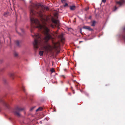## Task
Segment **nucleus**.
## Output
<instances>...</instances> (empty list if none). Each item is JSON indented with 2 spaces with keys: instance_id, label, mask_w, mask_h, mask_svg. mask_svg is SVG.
Returning a JSON list of instances; mask_svg holds the SVG:
<instances>
[{
  "instance_id": "f03ea898",
  "label": "nucleus",
  "mask_w": 125,
  "mask_h": 125,
  "mask_svg": "<svg viewBox=\"0 0 125 125\" xmlns=\"http://www.w3.org/2000/svg\"><path fill=\"white\" fill-rule=\"evenodd\" d=\"M32 36L34 38L33 43L34 48L37 49L38 48L39 46L41 45L43 38L42 35L39 33L35 34L34 35H32Z\"/></svg>"
},
{
  "instance_id": "39448f33",
  "label": "nucleus",
  "mask_w": 125,
  "mask_h": 125,
  "mask_svg": "<svg viewBox=\"0 0 125 125\" xmlns=\"http://www.w3.org/2000/svg\"><path fill=\"white\" fill-rule=\"evenodd\" d=\"M44 48L47 52H51L52 51V46L49 44L48 45L46 46H44Z\"/></svg>"
},
{
  "instance_id": "0eeeda50",
  "label": "nucleus",
  "mask_w": 125,
  "mask_h": 125,
  "mask_svg": "<svg viewBox=\"0 0 125 125\" xmlns=\"http://www.w3.org/2000/svg\"><path fill=\"white\" fill-rule=\"evenodd\" d=\"M125 1L124 0H119V1L116 2L117 4L119 5L120 6Z\"/></svg>"
},
{
  "instance_id": "dca6fc26",
  "label": "nucleus",
  "mask_w": 125,
  "mask_h": 125,
  "mask_svg": "<svg viewBox=\"0 0 125 125\" xmlns=\"http://www.w3.org/2000/svg\"><path fill=\"white\" fill-rule=\"evenodd\" d=\"M96 23V22L95 21H93L92 23V24L91 25V26H94L95 25V24Z\"/></svg>"
},
{
  "instance_id": "2eb2a0df",
  "label": "nucleus",
  "mask_w": 125,
  "mask_h": 125,
  "mask_svg": "<svg viewBox=\"0 0 125 125\" xmlns=\"http://www.w3.org/2000/svg\"><path fill=\"white\" fill-rule=\"evenodd\" d=\"M42 109V107H40L38 109H37L36 111V112H38L39 111H41Z\"/></svg>"
},
{
  "instance_id": "a878e982",
  "label": "nucleus",
  "mask_w": 125,
  "mask_h": 125,
  "mask_svg": "<svg viewBox=\"0 0 125 125\" xmlns=\"http://www.w3.org/2000/svg\"><path fill=\"white\" fill-rule=\"evenodd\" d=\"M80 33L82 34V29L81 28L80 29Z\"/></svg>"
},
{
  "instance_id": "7ed1b4c3",
  "label": "nucleus",
  "mask_w": 125,
  "mask_h": 125,
  "mask_svg": "<svg viewBox=\"0 0 125 125\" xmlns=\"http://www.w3.org/2000/svg\"><path fill=\"white\" fill-rule=\"evenodd\" d=\"M24 108L19 107H16L13 111V112L15 115L18 116H20V112L23 110Z\"/></svg>"
},
{
  "instance_id": "9b49d317",
  "label": "nucleus",
  "mask_w": 125,
  "mask_h": 125,
  "mask_svg": "<svg viewBox=\"0 0 125 125\" xmlns=\"http://www.w3.org/2000/svg\"><path fill=\"white\" fill-rule=\"evenodd\" d=\"M76 8V7L74 5H72L70 6V9L71 10H74Z\"/></svg>"
},
{
  "instance_id": "7c9ffc66",
  "label": "nucleus",
  "mask_w": 125,
  "mask_h": 125,
  "mask_svg": "<svg viewBox=\"0 0 125 125\" xmlns=\"http://www.w3.org/2000/svg\"><path fill=\"white\" fill-rule=\"evenodd\" d=\"M83 42L82 41H80V42Z\"/></svg>"
},
{
  "instance_id": "20e7f679",
  "label": "nucleus",
  "mask_w": 125,
  "mask_h": 125,
  "mask_svg": "<svg viewBox=\"0 0 125 125\" xmlns=\"http://www.w3.org/2000/svg\"><path fill=\"white\" fill-rule=\"evenodd\" d=\"M53 46L52 48L57 52H59L60 43L59 42H53Z\"/></svg>"
},
{
  "instance_id": "2f4dec72",
  "label": "nucleus",
  "mask_w": 125,
  "mask_h": 125,
  "mask_svg": "<svg viewBox=\"0 0 125 125\" xmlns=\"http://www.w3.org/2000/svg\"><path fill=\"white\" fill-rule=\"evenodd\" d=\"M66 69H64V71H66Z\"/></svg>"
},
{
  "instance_id": "ddd939ff",
  "label": "nucleus",
  "mask_w": 125,
  "mask_h": 125,
  "mask_svg": "<svg viewBox=\"0 0 125 125\" xmlns=\"http://www.w3.org/2000/svg\"><path fill=\"white\" fill-rule=\"evenodd\" d=\"M43 51H40L39 52V54L40 56H42Z\"/></svg>"
},
{
  "instance_id": "f3484780",
  "label": "nucleus",
  "mask_w": 125,
  "mask_h": 125,
  "mask_svg": "<svg viewBox=\"0 0 125 125\" xmlns=\"http://www.w3.org/2000/svg\"><path fill=\"white\" fill-rule=\"evenodd\" d=\"M15 43L16 45H17L18 46H19V42L18 41H15Z\"/></svg>"
},
{
  "instance_id": "aec40b11",
  "label": "nucleus",
  "mask_w": 125,
  "mask_h": 125,
  "mask_svg": "<svg viewBox=\"0 0 125 125\" xmlns=\"http://www.w3.org/2000/svg\"><path fill=\"white\" fill-rule=\"evenodd\" d=\"M68 5V4L67 3H66L63 6L64 7H65L67 6Z\"/></svg>"
},
{
  "instance_id": "bb28decb",
  "label": "nucleus",
  "mask_w": 125,
  "mask_h": 125,
  "mask_svg": "<svg viewBox=\"0 0 125 125\" xmlns=\"http://www.w3.org/2000/svg\"><path fill=\"white\" fill-rule=\"evenodd\" d=\"M61 76H62V77H63L64 78H65V76L64 75H62Z\"/></svg>"
},
{
  "instance_id": "6e6552de",
  "label": "nucleus",
  "mask_w": 125,
  "mask_h": 125,
  "mask_svg": "<svg viewBox=\"0 0 125 125\" xmlns=\"http://www.w3.org/2000/svg\"><path fill=\"white\" fill-rule=\"evenodd\" d=\"M83 28L84 29H85L89 30V31H92L93 30V29H91V27L89 26H86L83 27Z\"/></svg>"
},
{
  "instance_id": "f8f14e48",
  "label": "nucleus",
  "mask_w": 125,
  "mask_h": 125,
  "mask_svg": "<svg viewBox=\"0 0 125 125\" xmlns=\"http://www.w3.org/2000/svg\"><path fill=\"white\" fill-rule=\"evenodd\" d=\"M59 37L60 38L61 41L62 42H63V41L64 40V39L62 35H61L59 36Z\"/></svg>"
},
{
  "instance_id": "393cba45",
  "label": "nucleus",
  "mask_w": 125,
  "mask_h": 125,
  "mask_svg": "<svg viewBox=\"0 0 125 125\" xmlns=\"http://www.w3.org/2000/svg\"><path fill=\"white\" fill-rule=\"evenodd\" d=\"M22 89H23V91L24 92H25V89L23 87L22 88Z\"/></svg>"
},
{
  "instance_id": "a211bd4d",
  "label": "nucleus",
  "mask_w": 125,
  "mask_h": 125,
  "mask_svg": "<svg viewBox=\"0 0 125 125\" xmlns=\"http://www.w3.org/2000/svg\"><path fill=\"white\" fill-rule=\"evenodd\" d=\"M8 12H6L4 13V14H3V15L5 16H7V15L8 14Z\"/></svg>"
},
{
  "instance_id": "4468645a",
  "label": "nucleus",
  "mask_w": 125,
  "mask_h": 125,
  "mask_svg": "<svg viewBox=\"0 0 125 125\" xmlns=\"http://www.w3.org/2000/svg\"><path fill=\"white\" fill-rule=\"evenodd\" d=\"M14 55L15 57H17L18 56V53L16 52H15L14 53Z\"/></svg>"
},
{
  "instance_id": "c85d7f7f",
  "label": "nucleus",
  "mask_w": 125,
  "mask_h": 125,
  "mask_svg": "<svg viewBox=\"0 0 125 125\" xmlns=\"http://www.w3.org/2000/svg\"><path fill=\"white\" fill-rule=\"evenodd\" d=\"M91 16H90V17H89V19H91Z\"/></svg>"
},
{
  "instance_id": "9d476101",
  "label": "nucleus",
  "mask_w": 125,
  "mask_h": 125,
  "mask_svg": "<svg viewBox=\"0 0 125 125\" xmlns=\"http://www.w3.org/2000/svg\"><path fill=\"white\" fill-rule=\"evenodd\" d=\"M9 75L12 79H13L14 77V73H9Z\"/></svg>"
},
{
  "instance_id": "5701e85b",
  "label": "nucleus",
  "mask_w": 125,
  "mask_h": 125,
  "mask_svg": "<svg viewBox=\"0 0 125 125\" xmlns=\"http://www.w3.org/2000/svg\"><path fill=\"white\" fill-rule=\"evenodd\" d=\"M106 0H102V2L104 3H105L106 1Z\"/></svg>"
},
{
  "instance_id": "c756f323",
  "label": "nucleus",
  "mask_w": 125,
  "mask_h": 125,
  "mask_svg": "<svg viewBox=\"0 0 125 125\" xmlns=\"http://www.w3.org/2000/svg\"><path fill=\"white\" fill-rule=\"evenodd\" d=\"M88 9V8H87V9H86V10H87Z\"/></svg>"
},
{
  "instance_id": "1a4fd4ad",
  "label": "nucleus",
  "mask_w": 125,
  "mask_h": 125,
  "mask_svg": "<svg viewBox=\"0 0 125 125\" xmlns=\"http://www.w3.org/2000/svg\"><path fill=\"white\" fill-rule=\"evenodd\" d=\"M124 32L121 35L122 37L124 39L125 41V27L123 29Z\"/></svg>"
},
{
  "instance_id": "423d86ee",
  "label": "nucleus",
  "mask_w": 125,
  "mask_h": 125,
  "mask_svg": "<svg viewBox=\"0 0 125 125\" xmlns=\"http://www.w3.org/2000/svg\"><path fill=\"white\" fill-rule=\"evenodd\" d=\"M0 102L2 103L7 108H9V104L6 102L4 101L2 98L0 96Z\"/></svg>"
},
{
  "instance_id": "412c9836",
  "label": "nucleus",
  "mask_w": 125,
  "mask_h": 125,
  "mask_svg": "<svg viewBox=\"0 0 125 125\" xmlns=\"http://www.w3.org/2000/svg\"><path fill=\"white\" fill-rule=\"evenodd\" d=\"M35 107H33L32 108H31L30 109V110L31 111H32L33 110L34 108H35Z\"/></svg>"
},
{
  "instance_id": "473e14b6",
  "label": "nucleus",
  "mask_w": 125,
  "mask_h": 125,
  "mask_svg": "<svg viewBox=\"0 0 125 125\" xmlns=\"http://www.w3.org/2000/svg\"><path fill=\"white\" fill-rule=\"evenodd\" d=\"M40 123H42V122H41V121H40Z\"/></svg>"
},
{
  "instance_id": "cd10ccee",
  "label": "nucleus",
  "mask_w": 125,
  "mask_h": 125,
  "mask_svg": "<svg viewBox=\"0 0 125 125\" xmlns=\"http://www.w3.org/2000/svg\"><path fill=\"white\" fill-rule=\"evenodd\" d=\"M65 1V0H62V3H63Z\"/></svg>"
},
{
  "instance_id": "6ab92c4d",
  "label": "nucleus",
  "mask_w": 125,
  "mask_h": 125,
  "mask_svg": "<svg viewBox=\"0 0 125 125\" xmlns=\"http://www.w3.org/2000/svg\"><path fill=\"white\" fill-rule=\"evenodd\" d=\"M51 71L52 73H53L54 72V70L53 68H52L51 70Z\"/></svg>"
},
{
  "instance_id": "b1692460",
  "label": "nucleus",
  "mask_w": 125,
  "mask_h": 125,
  "mask_svg": "<svg viewBox=\"0 0 125 125\" xmlns=\"http://www.w3.org/2000/svg\"><path fill=\"white\" fill-rule=\"evenodd\" d=\"M117 9V8L115 6V9L114 10V11H115Z\"/></svg>"
},
{
  "instance_id": "4be33fe9",
  "label": "nucleus",
  "mask_w": 125,
  "mask_h": 125,
  "mask_svg": "<svg viewBox=\"0 0 125 125\" xmlns=\"http://www.w3.org/2000/svg\"><path fill=\"white\" fill-rule=\"evenodd\" d=\"M20 30H21V31L22 32H24V30L22 28H21L20 29Z\"/></svg>"
},
{
  "instance_id": "f257e3e1",
  "label": "nucleus",
  "mask_w": 125,
  "mask_h": 125,
  "mask_svg": "<svg viewBox=\"0 0 125 125\" xmlns=\"http://www.w3.org/2000/svg\"><path fill=\"white\" fill-rule=\"evenodd\" d=\"M49 8L47 6H44L40 4H37L31 5L30 9V15L31 16L34 15L36 13H37L41 19L43 25L40 24L39 20L37 19L30 17L31 22V32H32L33 28H38L40 31L45 36L44 40L45 42H47L50 39L51 36L50 34V30L47 26H50L53 28L55 27L56 26L59 25V21L53 18L52 19V22L56 25L50 23L51 22L50 20L48 17L44 18L42 14L43 12L45 10H48Z\"/></svg>"
}]
</instances>
